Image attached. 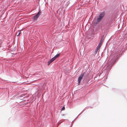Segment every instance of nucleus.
<instances>
[{
  "instance_id": "f257e3e1",
  "label": "nucleus",
  "mask_w": 127,
  "mask_h": 127,
  "mask_svg": "<svg viewBox=\"0 0 127 127\" xmlns=\"http://www.w3.org/2000/svg\"><path fill=\"white\" fill-rule=\"evenodd\" d=\"M105 15L104 12H103L100 14L98 16L96 19V22H98L101 21Z\"/></svg>"
},
{
  "instance_id": "f03ea898",
  "label": "nucleus",
  "mask_w": 127,
  "mask_h": 127,
  "mask_svg": "<svg viewBox=\"0 0 127 127\" xmlns=\"http://www.w3.org/2000/svg\"><path fill=\"white\" fill-rule=\"evenodd\" d=\"M41 13V10H39L37 14L35 16L33 17L32 19L33 20H36L39 17V15Z\"/></svg>"
},
{
  "instance_id": "7ed1b4c3",
  "label": "nucleus",
  "mask_w": 127,
  "mask_h": 127,
  "mask_svg": "<svg viewBox=\"0 0 127 127\" xmlns=\"http://www.w3.org/2000/svg\"><path fill=\"white\" fill-rule=\"evenodd\" d=\"M84 73H83L79 77L78 79V85H80L81 81L84 76Z\"/></svg>"
},
{
  "instance_id": "20e7f679",
  "label": "nucleus",
  "mask_w": 127,
  "mask_h": 127,
  "mask_svg": "<svg viewBox=\"0 0 127 127\" xmlns=\"http://www.w3.org/2000/svg\"><path fill=\"white\" fill-rule=\"evenodd\" d=\"M104 40V35H103L101 37V40L100 41L99 44L101 45L102 44V43L103 42Z\"/></svg>"
},
{
  "instance_id": "39448f33",
  "label": "nucleus",
  "mask_w": 127,
  "mask_h": 127,
  "mask_svg": "<svg viewBox=\"0 0 127 127\" xmlns=\"http://www.w3.org/2000/svg\"><path fill=\"white\" fill-rule=\"evenodd\" d=\"M60 55V54H57L55 56L54 58H55V59H56Z\"/></svg>"
},
{
  "instance_id": "423d86ee",
  "label": "nucleus",
  "mask_w": 127,
  "mask_h": 127,
  "mask_svg": "<svg viewBox=\"0 0 127 127\" xmlns=\"http://www.w3.org/2000/svg\"><path fill=\"white\" fill-rule=\"evenodd\" d=\"M99 49L98 48H97L96 49V50L95 53V55L97 53V52Z\"/></svg>"
},
{
  "instance_id": "0eeeda50",
  "label": "nucleus",
  "mask_w": 127,
  "mask_h": 127,
  "mask_svg": "<svg viewBox=\"0 0 127 127\" xmlns=\"http://www.w3.org/2000/svg\"><path fill=\"white\" fill-rule=\"evenodd\" d=\"M55 58L54 57L52 58L50 60L52 62L53 61H54L55 60Z\"/></svg>"
},
{
  "instance_id": "6e6552de",
  "label": "nucleus",
  "mask_w": 127,
  "mask_h": 127,
  "mask_svg": "<svg viewBox=\"0 0 127 127\" xmlns=\"http://www.w3.org/2000/svg\"><path fill=\"white\" fill-rule=\"evenodd\" d=\"M52 62L50 60L48 62V65H49L51 63H52Z\"/></svg>"
},
{
  "instance_id": "1a4fd4ad",
  "label": "nucleus",
  "mask_w": 127,
  "mask_h": 127,
  "mask_svg": "<svg viewBox=\"0 0 127 127\" xmlns=\"http://www.w3.org/2000/svg\"><path fill=\"white\" fill-rule=\"evenodd\" d=\"M101 45L99 44L98 45L97 47V48H98L100 49V47L101 46Z\"/></svg>"
},
{
  "instance_id": "9d476101",
  "label": "nucleus",
  "mask_w": 127,
  "mask_h": 127,
  "mask_svg": "<svg viewBox=\"0 0 127 127\" xmlns=\"http://www.w3.org/2000/svg\"><path fill=\"white\" fill-rule=\"evenodd\" d=\"M65 109V108L64 107H63L61 109V111L64 110Z\"/></svg>"
},
{
  "instance_id": "9b49d317",
  "label": "nucleus",
  "mask_w": 127,
  "mask_h": 127,
  "mask_svg": "<svg viewBox=\"0 0 127 127\" xmlns=\"http://www.w3.org/2000/svg\"><path fill=\"white\" fill-rule=\"evenodd\" d=\"M21 33L20 32H19V33H18V34L17 35V36H18Z\"/></svg>"
}]
</instances>
